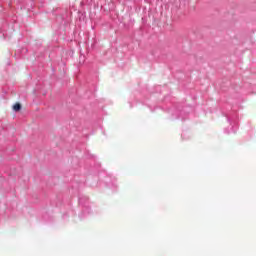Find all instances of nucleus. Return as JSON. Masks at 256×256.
Returning a JSON list of instances; mask_svg holds the SVG:
<instances>
[{
  "label": "nucleus",
  "mask_w": 256,
  "mask_h": 256,
  "mask_svg": "<svg viewBox=\"0 0 256 256\" xmlns=\"http://www.w3.org/2000/svg\"><path fill=\"white\" fill-rule=\"evenodd\" d=\"M81 5L82 7L85 5L87 7H99V2H97V0H82Z\"/></svg>",
  "instance_id": "obj_1"
},
{
  "label": "nucleus",
  "mask_w": 256,
  "mask_h": 256,
  "mask_svg": "<svg viewBox=\"0 0 256 256\" xmlns=\"http://www.w3.org/2000/svg\"><path fill=\"white\" fill-rule=\"evenodd\" d=\"M228 123H230V125H235L232 126L230 131H226V133H236L237 132V122L235 121V118H231V117H227Z\"/></svg>",
  "instance_id": "obj_2"
},
{
  "label": "nucleus",
  "mask_w": 256,
  "mask_h": 256,
  "mask_svg": "<svg viewBox=\"0 0 256 256\" xmlns=\"http://www.w3.org/2000/svg\"><path fill=\"white\" fill-rule=\"evenodd\" d=\"M87 197L86 196H83V197H81V198H79V204L80 205H85V201H87Z\"/></svg>",
  "instance_id": "obj_3"
},
{
  "label": "nucleus",
  "mask_w": 256,
  "mask_h": 256,
  "mask_svg": "<svg viewBox=\"0 0 256 256\" xmlns=\"http://www.w3.org/2000/svg\"><path fill=\"white\" fill-rule=\"evenodd\" d=\"M13 109H14V111H21V104L16 103V104L13 106Z\"/></svg>",
  "instance_id": "obj_4"
},
{
  "label": "nucleus",
  "mask_w": 256,
  "mask_h": 256,
  "mask_svg": "<svg viewBox=\"0 0 256 256\" xmlns=\"http://www.w3.org/2000/svg\"><path fill=\"white\" fill-rule=\"evenodd\" d=\"M97 2L99 3L100 7H103V5L107 3V0H99Z\"/></svg>",
  "instance_id": "obj_5"
}]
</instances>
